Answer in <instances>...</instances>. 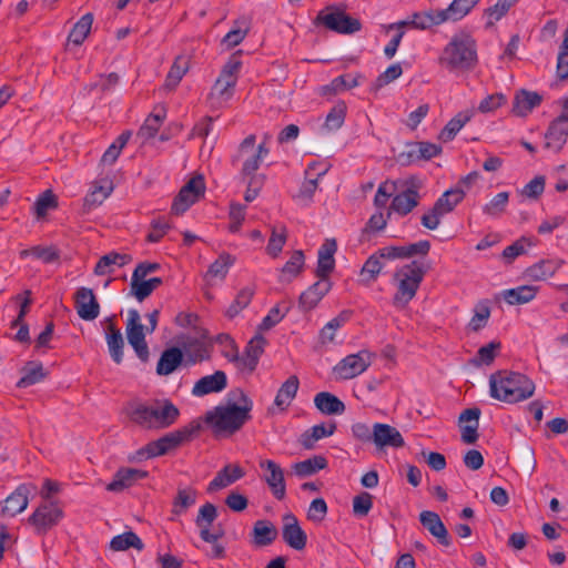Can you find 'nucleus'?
Segmentation results:
<instances>
[{"mask_svg": "<svg viewBox=\"0 0 568 568\" xmlns=\"http://www.w3.org/2000/svg\"><path fill=\"white\" fill-rule=\"evenodd\" d=\"M237 392L240 405L236 403L219 405L207 410L204 415V422L215 437H230L234 435L252 418V399L242 389Z\"/></svg>", "mask_w": 568, "mask_h": 568, "instance_id": "obj_1", "label": "nucleus"}, {"mask_svg": "<svg viewBox=\"0 0 568 568\" xmlns=\"http://www.w3.org/2000/svg\"><path fill=\"white\" fill-rule=\"evenodd\" d=\"M439 64L449 72H470L478 63L476 40L467 32L455 33L444 47Z\"/></svg>", "mask_w": 568, "mask_h": 568, "instance_id": "obj_2", "label": "nucleus"}, {"mask_svg": "<svg viewBox=\"0 0 568 568\" xmlns=\"http://www.w3.org/2000/svg\"><path fill=\"white\" fill-rule=\"evenodd\" d=\"M535 383L525 374L498 371L489 377L490 396L500 402L515 404L530 398Z\"/></svg>", "mask_w": 568, "mask_h": 568, "instance_id": "obj_3", "label": "nucleus"}, {"mask_svg": "<svg viewBox=\"0 0 568 568\" xmlns=\"http://www.w3.org/2000/svg\"><path fill=\"white\" fill-rule=\"evenodd\" d=\"M179 416V408L169 399L135 403L130 412L131 420L146 429L169 428Z\"/></svg>", "mask_w": 568, "mask_h": 568, "instance_id": "obj_4", "label": "nucleus"}, {"mask_svg": "<svg viewBox=\"0 0 568 568\" xmlns=\"http://www.w3.org/2000/svg\"><path fill=\"white\" fill-rule=\"evenodd\" d=\"M202 429V425L199 420H192L187 425L180 427L173 432H170L162 437L148 443L142 448L138 449L135 453V458L138 460L150 459L159 456H164L170 452L179 448L185 443L194 439L200 430Z\"/></svg>", "mask_w": 568, "mask_h": 568, "instance_id": "obj_5", "label": "nucleus"}, {"mask_svg": "<svg viewBox=\"0 0 568 568\" xmlns=\"http://www.w3.org/2000/svg\"><path fill=\"white\" fill-rule=\"evenodd\" d=\"M426 273L427 268L419 261L405 264L394 273L397 288L393 297L395 307L405 308L407 306L415 297Z\"/></svg>", "mask_w": 568, "mask_h": 568, "instance_id": "obj_6", "label": "nucleus"}, {"mask_svg": "<svg viewBox=\"0 0 568 568\" xmlns=\"http://www.w3.org/2000/svg\"><path fill=\"white\" fill-rule=\"evenodd\" d=\"M255 143L256 136L254 134L247 135L240 143L235 154L231 159L233 166L241 163L240 174L242 180H245L248 175L255 173L263 159L270 153V149L264 142L258 145H255Z\"/></svg>", "mask_w": 568, "mask_h": 568, "instance_id": "obj_7", "label": "nucleus"}, {"mask_svg": "<svg viewBox=\"0 0 568 568\" xmlns=\"http://www.w3.org/2000/svg\"><path fill=\"white\" fill-rule=\"evenodd\" d=\"M314 23L322 24L331 31L343 34H352L359 31L362 28V23L358 19H355L334 7H327L324 10H321L315 18Z\"/></svg>", "mask_w": 568, "mask_h": 568, "instance_id": "obj_8", "label": "nucleus"}, {"mask_svg": "<svg viewBox=\"0 0 568 568\" xmlns=\"http://www.w3.org/2000/svg\"><path fill=\"white\" fill-rule=\"evenodd\" d=\"M205 189V182L202 175L199 174L191 178L174 197L171 206V213L181 215L186 212L191 205L204 196Z\"/></svg>", "mask_w": 568, "mask_h": 568, "instance_id": "obj_9", "label": "nucleus"}, {"mask_svg": "<svg viewBox=\"0 0 568 568\" xmlns=\"http://www.w3.org/2000/svg\"><path fill=\"white\" fill-rule=\"evenodd\" d=\"M140 321V313L136 310H130L126 322V337L138 357L143 363H146L149 361L150 352L145 342L144 326Z\"/></svg>", "mask_w": 568, "mask_h": 568, "instance_id": "obj_10", "label": "nucleus"}, {"mask_svg": "<svg viewBox=\"0 0 568 568\" xmlns=\"http://www.w3.org/2000/svg\"><path fill=\"white\" fill-rule=\"evenodd\" d=\"M371 365V354L361 351L341 359L334 367L333 373L338 379H352L364 373Z\"/></svg>", "mask_w": 568, "mask_h": 568, "instance_id": "obj_11", "label": "nucleus"}, {"mask_svg": "<svg viewBox=\"0 0 568 568\" xmlns=\"http://www.w3.org/2000/svg\"><path fill=\"white\" fill-rule=\"evenodd\" d=\"M63 511L55 503L41 504L29 517V523L39 535L45 534L62 519Z\"/></svg>", "mask_w": 568, "mask_h": 568, "instance_id": "obj_12", "label": "nucleus"}, {"mask_svg": "<svg viewBox=\"0 0 568 568\" xmlns=\"http://www.w3.org/2000/svg\"><path fill=\"white\" fill-rule=\"evenodd\" d=\"M373 444L378 452H384L386 448L397 449L404 447L405 440L396 427L375 423L373 425Z\"/></svg>", "mask_w": 568, "mask_h": 568, "instance_id": "obj_13", "label": "nucleus"}, {"mask_svg": "<svg viewBox=\"0 0 568 568\" xmlns=\"http://www.w3.org/2000/svg\"><path fill=\"white\" fill-rule=\"evenodd\" d=\"M217 518L216 506L212 503H205L199 509L195 524L200 528V537L205 542H215L224 536L223 529L211 531L212 524Z\"/></svg>", "mask_w": 568, "mask_h": 568, "instance_id": "obj_14", "label": "nucleus"}, {"mask_svg": "<svg viewBox=\"0 0 568 568\" xmlns=\"http://www.w3.org/2000/svg\"><path fill=\"white\" fill-rule=\"evenodd\" d=\"M260 467L266 471L264 479L273 496L277 500H283L286 496V485L281 466L274 460L265 459L260 462Z\"/></svg>", "mask_w": 568, "mask_h": 568, "instance_id": "obj_15", "label": "nucleus"}, {"mask_svg": "<svg viewBox=\"0 0 568 568\" xmlns=\"http://www.w3.org/2000/svg\"><path fill=\"white\" fill-rule=\"evenodd\" d=\"M74 304L79 317L84 321H93L100 314V304L91 288H78L74 294Z\"/></svg>", "mask_w": 568, "mask_h": 568, "instance_id": "obj_16", "label": "nucleus"}, {"mask_svg": "<svg viewBox=\"0 0 568 568\" xmlns=\"http://www.w3.org/2000/svg\"><path fill=\"white\" fill-rule=\"evenodd\" d=\"M446 22V19L444 17V13L442 10H428V11H420V12H414L410 14L409 19L399 21L395 24H392L390 27H410L413 29L417 30H427L430 29L434 26H439Z\"/></svg>", "mask_w": 568, "mask_h": 568, "instance_id": "obj_17", "label": "nucleus"}, {"mask_svg": "<svg viewBox=\"0 0 568 568\" xmlns=\"http://www.w3.org/2000/svg\"><path fill=\"white\" fill-rule=\"evenodd\" d=\"M406 152L399 154V160L404 164L418 161H428L442 153V146L430 142H415L407 146Z\"/></svg>", "mask_w": 568, "mask_h": 568, "instance_id": "obj_18", "label": "nucleus"}, {"mask_svg": "<svg viewBox=\"0 0 568 568\" xmlns=\"http://www.w3.org/2000/svg\"><path fill=\"white\" fill-rule=\"evenodd\" d=\"M282 537L283 540L295 550H303L306 547L307 536L293 514L284 516Z\"/></svg>", "mask_w": 568, "mask_h": 568, "instance_id": "obj_19", "label": "nucleus"}, {"mask_svg": "<svg viewBox=\"0 0 568 568\" xmlns=\"http://www.w3.org/2000/svg\"><path fill=\"white\" fill-rule=\"evenodd\" d=\"M29 494V485H19L16 490L4 499L3 505L0 504V514L3 516L14 517L22 513L28 507Z\"/></svg>", "mask_w": 568, "mask_h": 568, "instance_id": "obj_20", "label": "nucleus"}, {"mask_svg": "<svg viewBox=\"0 0 568 568\" xmlns=\"http://www.w3.org/2000/svg\"><path fill=\"white\" fill-rule=\"evenodd\" d=\"M184 365L191 366L211 358V346L197 338H187L181 343Z\"/></svg>", "mask_w": 568, "mask_h": 568, "instance_id": "obj_21", "label": "nucleus"}, {"mask_svg": "<svg viewBox=\"0 0 568 568\" xmlns=\"http://www.w3.org/2000/svg\"><path fill=\"white\" fill-rule=\"evenodd\" d=\"M332 282L329 278H318L305 292H303L298 300V305L304 312L312 311L317 306L322 298L331 291Z\"/></svg>", "mask_w": 568, "mask_h": 568, "instance_id": "obj_22", "label": "nucleus"}, {"mask_svg": "<svg viewBox=\"0 0 568 568\" xmlns=\"http://www.w3.org/2000/svg\"><path fill=\"white\" fill-rule=\"evenodd\" d=\"M419 521L442 546H450V536L437 513L424 510L419 514Z\"/></svg>", "mask_w": 568, "mask_h": 568, "instance_id": "obj_23", "label": "nucleus"}, {"mask_svg": "<svg viewBox=\"0 0 568 568\" xmlns=\"http://www.w3.org/2000/svg\"><path fill=\"white\" fill-rule=\"evenodd\" d=\"M337 243L335 239H326L317 253V267L315 274L318 278H328L334 271Z\"/></svg>", "mask_w": 568, "mask_h": 568, "instance_id": "obj_24", "label": "nucleus"}, {"mask_svg": "<svg viewBox=\"0 0 568 568\" xmlns=\"http://www.w3.org/2000/svg\"><path fill=\"white\" fill-rule=\"evenodd\" d=\"M480 409L478 407H471L464 409L458 418L460 425L462 440L465 444H475L478 439V427Z\"/></svg>", "mask_w": 568, "mask_h": 568, "instance_id": "obj_25", "label": "nucleus"}, {"mask_svg": "<svg viewBox=\"0 0 568 568\" xmlns=\"http://www.w3.org/2000/svg\"><path fill=\"white\" fill-rule=\"evenodd\" d=\"M245 476L244 469L237 464H227L219 470L210 481L207 491L213 493L226 488Z\"/></svg>", "mask_w": 568, "mask_h": 568, "instance_id": "obj_26", "label": "nucleus"}, {"mask_svg": "<svg viewBox=\"0 0 568 568\" xmlns=\"http://www.w3.org/2000/svg\"><path fill=\"white\" fill-rule=\"evenodd\" d=\"M419 200L420 196L417 190L414 187L406 189L393 197L387 217H390L393 212L402 216L407 215L419 204Z\"/></svg>", "mask_w": 568, "mask_h": 568, "instance_id": "obj_27", "label": "nucleus"}, {"mask_svg": "<svg viewBox=\"0 0 568 568\" xmlns=\"http://www.w3.org/2000/svg\"><path fill=\"white\" fill-rule=\"evenodd\" d=\"M148 476L149 473L146 470L129 467L120 468L114 474L112 481L106 485V490L115 493L122 491Z\"/></svg>", "mask_w": 568, "mask_h": 568, "instance_id": "obj_28", "label": "nucleus"}, {"mask_svg": "<svg viewBox=\"0 0 568 568\" xmlns=\"http://www.w3.org/2000/svg\"><path fill=\"white\" fill-rule=\"evenodd\" d=\"M227 386L226 374L223 371H216L212 375L200 378L193 386L192 394L201 397L211 393L222 392Z\"/></svg>", "mask_w": 568, "mask_h": 568, "instance_id": "obj_29", "label": "nucleus"}, {"mask_svg": "<svg viewBox=\"0 0 568 568\" xmlns=\"http://www.w3.org/2000/svg\"><path fill=\"white\" fill-rule=\"evenodd\" d=\"M316 166V162H313L307 166V169L305 170V180L302 183L297 194L295 195V199L304 204H308L310 202H312V199L318 186V180L327 172V169H324L313 174V171H315Z\"/></svg>", "mask_w": 568, "mask_h": 568, "instance_id": "obj_30", "label": "nucleus"}, {"mask_svg": "<svg viewBox=\"0 0 568 568\" xmlns=\"http://www.w3.org/2000/svg\"><path fill=\"white\" fill-rule=\"evenodd\" d=\"M105 339L109 347L110 355L116 364H121L123 361V347L124 339L120 328L114 324V317H108L105 320Z\"/></svg>", "mask_w": 568, "mask_h": 568, "instance_id": "obj_31", "label": "nucleus"}, {"mask_svg": "<svg viewBox=\"0 0 568 568\" xmlns=\"http://www.w3.org/2000/svg\"><path fill=\"white\" fill-rule=\"evenodd\" d=\"M542 101V97L534 91L520 89L516 91L513 101V112L518 116L528 115Z\"/></svg>", "mask_w": 568, "mask_h": 568, "instance_id": "obj_32", "label": "nucleus"}, {"mask_svg": "<svg viewBox=\"0 0 568 568\" xmlns=\"http://www.w3.org/2000/svg\"><path fill=\"white\" fill-rule=\"evenodd\" d=\"M182 364H184L182 349L176 346L169 347L160 356L156 364V374L160 376L170 375Z\"/></svg>", "mask_w": 568, "mask_h": 568, "instance_id": "obj_33", "label": "nucleus"}, {"mask_svg": "<svg viewBox=\"0 0 568 568\" xmlns=\"http://www.w3.org/2000/svg\"><path fill=\"white\" fill-rule=\"evenodd\" d=\"M562 260H541L527 267L525 275L532 281H546L562 266Z\"/></svg>", "mask_w": 568, "mask_h": 568, "instance_id": "obj_34", "label": "nucleus"}, {"mask_svg": "<svg viewBox=\"0 0 568 568\" xmlns=\"http://www.w3.org/2000/svg\"><path fill=\"white\" fill-rule=\"evenodd\" d=\"M236 82L233 78L220 73L210 93L212 103L222 104L227 102L233 97Z\"/></svg>", "mask_w": 568, "mask_h": 568, "instance_id": "obj_35", "label": "nucleus"}, {"mask_svg": "<svg viewBox=\"0 0 568 568\" xmlns=\"http://www.w3.org/2000/svg\"><path fill=\"white\" fill-rule=\"evenodd\" d=\"M568 138V124H564L554 120L545 134L547 149L554 152H559L567 142Z\"/></svg>", "mask_w": 568, "mask_h": 568, "instance_id": "obj_36", "label": "nucleus"}, {"mask_svg": "<svg viewBox=\"0 0 568 568\" xmlns=\"http://www.w3.org/2000/svg\"><path fill=\"white\" fill-rule=\"evenodd\" d=\"M252 536L256 547L268 546L276 539L277 529L270 520L261 519L254 523Z\"/></svg>", "mask_w": 568, "mask_h": 568, "instance_id": "obj_37", "label": "nucleus"}, {"mask_svg": "<svg viewBox=\"0 0 568 568\" xmlns=\"http://www.w3.org/2000/svg\"><path fill=\"white\" fill-rule=\"evenodd\" d=\"M315 407L325 415H341L345 412V404L328 392L317 393L314 397Z\"/></svg>", "mask_w": 568, "mask_h": 568, "instance_id": "obj_38", "label": "nucleus"}, {"mask_svg": "<svg viewBox=\"0 0 568 568\" xmlns=\"http://www.w3.org/2000/svg\"><path fill=\"white\" fill-rule=\"evenodd\" d=\"M132 261L131 255L118 252H110L101 256L94 267V274L98 276L112 273L113 266L122 267Z\"/></svg>", "mask_w": 568, "mask_h": 568, "instance_id": "obj_39", "label": "nucleus"}, {"mask_svg": "<svg viewBox=\"0 0 568 568\" xmlns=\"http://www.w3.org/2000/svg\"><path fill=\"white\" fill-rule=\"evenodd\" d=\"M300 387V381L296 375L290 376L280 387L274 399V405L280 410H285L295 398Z\"/></svg>", "mask_w": 568, "mask_h": 568, "instance_id": "obj_40", "label": "nucleus"}, {"mask_svg": "<svg viewBox=\"0 0 568 568\" xmlns=\"http://www.w3.org/2000/svg\"><path fill=\"white\" fill-rule=\"evenodd\" d=\"M335 430V423L314 425L301 435L300 443L305 449H313L317 440L332 436Z\"/></svg>", "mask_w": 568, "mask_h": 568, "instance_id": "obj_41", "label": "nucleus"}, {"mask_svg": "<svg viewBox=\"0 0 568 568\" xmlns=\"http://www.w3.org/2000/svg\"><path fill=\"white\" fill-rule=\"evenodd\" d=\"M351 315V311H342L337 316L327 322L320 332V343L322 345L334 343L337 329L344 326L349 321Z\"/></svg>", "mask_w": 568, "mask_h": 568, "instance_id": "obj_42", "label": "nucleus"}, {"mask_svg": "<svg viewBox=\"0 0 568 568\" xmlns=\"http://www.w3.org/2000/svg\"><path fill=\"white\" fill-rule=\"evenodd\" d=\"M538 292L534 285H521L503 292L504 300L509 305L526 304L532 301Z\"/></svg>", "mask_w": 568, "mask_h": 568, "instance_id": "obj_43", "label": "nucleus"}, {"mask_svg": "<svg viewBox=\"0 0 568 568\" xmlns=\"http://www.w3.org/2000/svg\"><path fill=\"white\" fill-rule=\"evenodd\" d=\"M47 377L43 365L40 362H28L22 368V377L18 381L17 387L27 388L40 383Z\"/></svg>", "mask_w": 568, "mask_h": 568, "instance_id": "obj_44", "label": "nucleus"}, {"mask_svg": "<svg viewBox=\"0 0 568 568\" xmlns=\"http://www.w3.org/2000/svg\"><path fill=\"white\" fill-rule=\"evenodd\" d=\"M326 467L327 459L322 455H315L292 466L294 474L301 478L312 476Z\"/></svg>", "mask_w": 568, "mask_h": 568, "instance_id": "obj_45", "label": "nucleus"}, {"mask_svg": "<svg viewBox=\"0 0 568 568\" xmlns=\"http://www.w3.org/2000/svg\"><path fill=\"white\" fill-rule=\"evenodd\" d=\"M112 191L113 185L111 182L106 185H94L83 199L82 213L87 214L101 205Z\"/></svg>", "mask_w": 568, "mask_h": 568, "instance_id": "obj_46", "label": "nucleus"}, {"mask_svg": "<svg viewBox=\"0 0 568 568\" xmlns=\"http://www.w3.org/2000/svg\"><path fill=\"white\" fill-rule=\"evenodd\" d=\"M250 31V22L246 18H240L234 21L232 29L222 39V44L226 49H232L240 44Z\"/></svg>", "mask_w": 568, "mask_h": 568, "instance_id": "obj_47", "label": "nucleus"}, {"mask_svg": "<svg viewBox=\"0 0 568 568\" xmlns=\"http://www.w3.org/2000/svg\"><path fill=\"white\" fill-rule=\"evenodd\" d=\"M480 0H453L446 8L442 9L447 21H459L466 17Z\"/></svg>", "mask_w": 568, "mask_h": 568, "instance_id": "obj_48", "label": "nucleus"}, {"mask_svg": "<svg viewBox=\"0 0 568 568\" xmlns=\"http://www.w3.org/2000/svg\"><path fill=\"white\" fill-rule=\"evenodd\" d=\"M196 497L197 491L192 487L178 489L176 496L172 503V514L175 516L184 514L195 504Z\"/></svg>", "mask_w": 568, "mask_h": 568, "instance_id": "obj_49", "label": "nucleus"}, {"mask_svg": "<svg viewBox=\"0 0 568 568\" xmlns=\"http://www.w3.org/2000/svg\"><path fill=\"white\" fill-rule=\"evenodd\" d=\"M465 197V191L462 187L450 189L442 194L435 202L436 211L444 215L452 212Z\"/></svg>", "mask_w": 568, "mask_h": 568, "instance_id": "obj_50", "label": "nucleus"}, {"mask_svg": "<svg viewBox=\"0 0 568 568\" xmlns=\"http://www.w3.org/2000/svg\"><path fill=\"white\" fill-rule=\"evenodd\" d=\"M163 283L161 277H152L149 280L131 278V293L139 302H143L154 290Z\"/></svg>", "mask_w": 568, "mask_h": 568, "instance_id": "obj_51", "label": "nucleus"}, {"mask_svg": "<svg viewBox=\"0 0 568 568\" xmlns=\"http://www.w3.org/2000/svg\"><path fill=\"white\" fill-rule=\"evenodd\" d=\"M93 23V14L85 13L71 29L68 41L74 45H81L89 36Z\"/></svg>", "mask_w": 568, "mask_h": 568, "instance_id": "obj_52", "label": "nucleus"}, {"mask_svg": "<svg viewBox=\"0 0 568 568\" xmlns=\"http://www.w3.org/2000/svg\"><path fill=\"white\" fill-rule=\"evenodd\" d=\"M384 256H381L379 250L371 255L361 270L362 281L366 284L375 282L384 267Z\"/></svg>", "mask_w": 568, "mask_h": 568, "instance_id": "obj_53", "label": "nucleus"}, {"mask_svg": "<svg viewBox=\"0 0 568 568\" xmlns=\"http://www.w3.org/2000/svg\"><path fill=\"white\" fill-rule=\"evenodd\" d=\"M142 550L144 545L140 537L133 531H126L111 539L110 548L114 551H124L129 548Z\"/></svg>", "mask_w": 568, "mask_h": 568, "instance_id": "obj_54", "label": "nucleus"}, {"mask_svg": "<svg viewBox=\"0 0 568 568\" xmlns=\"http://www.w3.org/2000/svg\"><path fill=\"white\" fill-rule=\"evenodd\" d=\"M165 119L164 108H160L156 113H151L139 130V135L143 139H151L159 132L163 120Z\"/></svg>", "mask_w": 568, "mask_h": 568, "instance_id": "obj_55", "label": "nucleus"}, {"mask_svg": "<svg viewBox=\"0 0 568 568\" xmlns=\"http://www.w3.org/2000/svg\"><path fill=\"white\" fill-rule=\"evenodd\" d=\"M517 2V0H498L494 6L485 10L487 17L486 27L490 28L495 22L499 21L509 9Z\"/></svg>", "mask_w": 568, "mask_h": 568, "instance_id": "obj_56", "label": "nucleus"}, {"mask_svg": "<svg viewBox=\"0 0 568 568\" xmlns=\"http://www.w3.org/2000/svg\"><path fill=\"white\" fill-rule=\"evenodd\" d=\"M469 116L463 113H458L456 116L450 119L448 123L439 133V139L444 142L452 141L462 128L469 121Z\"/></svg>", "mask_w": 568, "mask_h": 568, "instance_id": "obj_57", "label": "nucleus"}, {"mask_svg": "<svg viewBox=\"0 0 568 568\" xmlns=\"http://www.w3.org/2000/svg\"><path fill=\"white\" fill-rule=\"evenodd\" d=\"M253 295H254V288H252V287L242 288L237 293L234 302L226 310L225 315L229 318L235 317L242 310H244L251 303Z\"/></svg>", "mask_w": 568, "mask_h": 568, "instance_id": "obj_58", "label": "nucleus"}, {"mask_svg": "<svg viewBox=\"0 0 568 568\" xmlns=\"http://www.w3.org/2000/svg\"><path fill=\"white\" fill-rule=\"evenodd\" d=\"M347 106L345 102H337L327 113L325 119V128L335 131L342 128L345 121Z\"/></svg>", "mask_w": 568, "mask_h": 568, "instance_id": "obj_59", "label": "nucleus"}, {"mask_svg": "<svg viewBox=\"0 0 568 568\" xmlns=\"http://www.w3.org/2000/svg\"><path fill=\"white\" fill-rule=\"evenodd\" d=\"M490 307L487 301L479 302L474 308V315L468 324L471 331L478 332L487 325Z\"/></svg>", "mask_w": 568, "mask_h": 568, "instance_id": "obj_60", "label": "nucleus"}, {"mask_svg": "<svg viewBox=\"0 0 568 568\" xmlns=\"http://www.w3.org/2000/svg\"><path fill=\"white\" fill-rule=\"evenodd\" d=\"M359 77H352L351 74H343L336 77L331 81V83L323 88L324 93H333L336 94L347 89H352L358 85Z\"/></svg>", "mask_w": 568, "mask_h": 568, "instance_id": "obj_61", "label": "nucleus"}, {"mask_svg": "<svg viewBox=\"0 0 568 568\" xmlns=\"http://www.w3.org/2000/svg\"><path fill=\"white\" fill-rule=\"evenodd\" d=\"M508 201L509 193L500 192L484 205L483 212L489 216L498 217L505 212Z\"/></svg>", "mask_w": 568, "mask_h": 568, "instance_id": "obj_62", "label": "nucleus"}, {"mask_svg": "<svg viewBox=\"0 0 568 568\" xmlns=\"http://www.w3.org/2000/svg\"><path fill=\"white\" fill-rule=\"evenodd\" d=\"M58 206V199L51 190H45L34 203V213L38 217L47 215L48 211Z\"/></svg>", "mask_w": 568, "mask_h": 568, "instance_id": "obj_63", "label": "nucleus"}, {"mask_svg": "<svg viewBox=\"0 0 568 568\" xmlns=\"http://www.w3.org/2000/svg\"><path fill=\"white\" fill-rule=\"evenodd\" d=\"M234 262L235 258L231 254L223 253L216 261L211 264L207 274L213 277L224 278L229 272V268L234 264Z\"/></svg>", "mask_w": 568, "mask_h": 568, "instance_id": "obj_64", "label": "nucleus"}]
</instances>
